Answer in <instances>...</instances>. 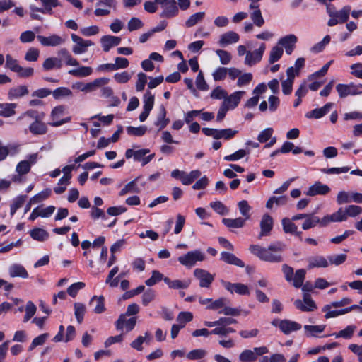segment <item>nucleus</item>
I'll list each match as a JSON object with an SVG mask.
<instances>
[{
    "mask_svg": "<svg viewBox=\"0 0 362 362\" xmlns=\"http://www.w3.org/2000/svg\"><path fill=\"white\" fill-rule=\"evenodd\" d=\"M239 39L240 37L237 33L234 31H228L220 36L218 43L221 47H225L226 45L238 42Z\"/></svg>",
    "mask_w": 362,
    "mask_h": 362,
    "instance_id": "obj_19",
    "label": "nucleus"
},
{
    "mask_svg": "<svg viewBox=\"0 0 362 362\" xmlns=\"http://www.w3.org/2000/svg\"><path fill=\"white\" fill-rule=\"evenodd\" d=\"M332 105L333 104L332 103H328L321 108L314 109L312 111L307 112L305 117L308 118L320 119L329 111Z\"/></svg>",
    "mask_w": 362,
    "mask_h": 362,
    "instance_id": "obj_25",
    "label": "nucleus"
},
{
    "mask_svg": "<svg viewBox=\"0 0 362 362\" xmlns=\"http://www.w3.org/2000/svg\"><path fill=\"white\" fill-rule=\"evenodd\" d=\"M205 16V12H197L196 13L192 14L189 16V18L185 21V26L187 28H191L194 26L199 22H201Z\"/></svg>",
    "mask_w": 362,
    "mask_h": 362,
    "instance_id": "obj_37",
    "label": "nucleus"
},
{
    "mask_svg": "<svg viewBox=\"0 0 362 362\" xmlns=\"http://www.w3.org/2000/svg\"><path fill=\"white\" fill-rule=\"evenodd\" d=\"M265 49V44L262 43L258 49L253 52H247L245 59V64L249 66H252L260 62Z\"/></svg>",
    "mask_w": 362,
    "mask_h": 362,
    "instance_id": "obj_7",
    "label": "nucleus"
},
{
    "mask_svg": "<svg viewBox=\"0 0 362 362\" xmlns=\"http://www.w3.org/2000/svg\"><path fill=\"white\" fill-rule=\"evenodd\" d=\"M143 26V22L136 17H132L127 23V28L130 32L141 29Z\"/></svg>",
    "mask_w": 362,
    "mask_h": 362,
    "instance_id": "obj_62",
    "label": "nucleus"
},
{
    "mask_svg": "<svg viewBox=\"0 0 362 362\" xmlns=\"http://www.w3.org/2000/svg\"><path fill=\"white\" fill-rule=\"evenodd\" d=\"M283 48L279 46H274L272 47L269 58V63L273 64L281 59L283 55Z\"/></svg>",
    "mask_w": 362,
    "mask_h": 362,
    "instance_id": "obj_43",
    "label": "nucleus"
},
{
    "mask_svg": "<svg viewBox=\"0 0 362 362\" xmlns=\"http://www.w3.org/2000/svg\"><path fill=\"white\" fill-rule=\"evenodd\" d=\"M346 217H355L362 213V208L356 205H349L345 208Z\"/></svg>",
    "mask_w": 362,
    "mask_h": 362,
    "instance_id": "obj_64",
    "label": "nucleus"
},
{
    "mask_svg": "<svg viewBox=\"0 0 362 362\" xmlns=\"http://www.w3.org/2000/svg\"><path fill=\"white\" fill-rule=\"evenodd\" d=\"M8 273L11 277H21L27 279L28 273L23 266L19 264H13L8 269Z\"/></svg>",
    "mask_w": 362,
    "mask_h": 362,
    "instance_id": "obj_24",
    "label": "nucleus"
},
{
    "mask_svg": "<svg viewBox=\"0 0 362 362\" xmlns=\"http://www.w3.org/2000/svg\"><path fill=\"white\" fill-rule=\"evenodd\" d=\"M31 167L30 166L29 162L22 160L19 162L16 168L17 175H15L12 177V180L14 182H22V176L28 174L30 170Z\"/></svg>",
    "mask_w": 362,
    "mask_h": 362,
    "instance_id": "obj_16",
    "label": "nucleus"
},
{
    "mask_svg": "<svg viewBox=\"0 0 362 362\" xmlns=\"http://www.w3.org/2000/svg\"><path fill=\"white\" fill-rule=\"evenodd\" d=\"M90 306H93V311L97 314H100L105 310V298L103 296L92 297L89 302Z\"/></svg>",
    "mask_w": 362,
    "mask_h": 362,
    "instance_id": "obj_26",
    "label": "nucleus"
},
{
    "mask_svg": "<svg viewBox=\"0 0 362 362\" xmlns=\"http://www.w3.org/2000/svg\"><path fill=\"white\" fill-rule=\"evenodd\" d=\"M237 133V130H233L230 128L220 130L218 129L217 139H223L225 140H229L234 137Z\"/></svg>",
    "mask_w": 362,
    "mask_h": 362,
    "instance_id": "obj_53",
    "label": "nucleus"
},
{
    "mask_svg": "<svg viewBox=\"0 0 362 362\" xmlns=\"http://www.w3.org/2000/svg\"><path fill=\"white\" fill-rule=\"evenodd\" d=\"M42 120L43 119L36 120L30 124L29 130L33 134L42 135L47 133V127Z\"/></svg>",
    "mask_w": 362,
    "mask_h": 362,
    "instance_id": "obj_28",
    "label": "nucleus"
},
{
    "mask_svg": "<svg viewBox=\"0 0 362 362\" xmlns=\"http://www.w3.org/2000/svg\"><path fill=\"white\" fill-rule=\"evenodd\" d=\"M93 69L90 66H79L77 69H70L69 74L75 77H86L90 76Z\"/></svg>",
    "mask_w": 362,
    "mask_h": 362,
    "instance_id": "obj_32",
    "label": "nucleus"
},
{
    "mask_svg": "<svg viewBox=\"0 0 362 362\" xmlns=\"http://www.w3.org/2000/svg\"><path fill=\"white\" fill-rule=\"evenodd\" d=\"M25 315L23 318V322H28L36 313L37 308L32 301H28L26 303L25 308Z\"/></svg>",
    "mask_w": 362,
    "mask_h": 362,
    "instance_id": "obj_54",
    "label": "nucleus"
},
{
    "mask_svg": "<svg viewBox=\"0 0 362 362\" xmlns=\"http://www.w3.org/2000/svg\"><path fill=\"white\" fill-rule=\"evenodd\" d=\"M163 8L161 16L164 18H172L179 13V8L175 0H169L160 5Z\"/></svg>",
    "mask_w": 362,
    "mask_h": 362,
    "instance_id": "obj_10",
    "label": "nucleus"
},
{
    "mask_svg": "<svg viewBox=\"0 0 362 362\" xmlns=\"http://www.w3.org/2000/svg\"><path fill=\"white\" fill-rule=\"evenodd\" d=\"M222 222L229 228H240L245 225V219L240 217L234 219L223 218Z\"/></svg>",
    "mask_w": 362,
    "mask_h": 362,
    "instance_id": "obj_33",
    "label": "nucleus"
},
{
    "mask_svg": "<svg viewBox=\"0 0 362 362\" xmlns=\"http://www.w3.org/2000/svg\"><path fill=\"white\" fill-rule=\"evenodd\" d=\"M151 340L152 336L151 333L148 332H146L144 336H139L135 340L132 341L130 346L132 348L141 351L143 350V343L149 344Z\"/></svg>",
    "mask_w": 362,
    "mask_h": 362,
    "instance_id": "obj_22",
    "label": "nucleus"
},
{
    "mask_svg": "<svg viewBox=\"0 0 362 362\" xmlns=\"http://www.w3.org/2000/svg\"><path fill=\"white\" fill-rule=\"evenodd\" d=\"M74 307V315L77 320V322L81 324L83 320V317L86 313V306L81 303H75Z\"/></svg>",
    "mask_w": 362,
    "mask_h": 362,
    "instance_id": "obj_44",
    "label": "nucleus"
},
{
    "mask_svg": "<svg viewBox=\"0 0 362 362\" xmlns=\"http://www.w3.org/2000/svg\"><path fill=\"white\" fill-rule=\"evenodd\" d=\"M238 206L240 214L243 215V216L245 217V220L249 219L250 216V211L251 209V207L248 204L247 201L242 200L238 202Z\"/></svg>",
    "mask_w": 362,
    "mask_h": 362,
    "instance_id": "obj_58",
    "label": "nucleus"
},
{
    "mask_svg": "<svg viewBox=\"0 0 362 362\" xmlns=\"http://www.w3.org/2000/svg\"><path fill=\"white\" fill-rule=\"evenodd\" d=\"M54 99H59L64 97L72 96L71 90L66 87H59L54 90L52 93Z\"/></svg>",
    "mask_w": 362,
    "mask_h": 362,
    "instance_id": "obj_48",
    "label": "nucleus"
},
{
    "mask_svg": "<svg viewBox=\"0 0 362 362\" xmlns=\"http://www.w3.org/2000/svg\"><path fill=\"white\" fill-rule=\"evenodd\" d=\"M308 269H311L315 267H327L329 266V262L326 258L322 256H314L311 257L308 259Z\"/></svg>",
    "mask_w": 362,
    "mask_h": 362,
    "instance_id": "obj_27",
    "label": "nucleus"
},
{
    "mask_svg": "<svg viewBox=\"0 0 362 362\" xmlns=\"http://www.w3.org/2000/svg\"><path fill=\"white\" fill-rule=\"evenodd\" d=\"M260 228L261 231L258 236V238L260 239L263 236H267L270 234L271 230L273 228V218L269 214H264L262 220L260 221Z\"/></svg>",
    "mask_w": 362,
    "mask_h": 362,
    "instance_id": "obj_12",
    "label": "nucleus"
},
{
    "mask_svg": "<svg viewBox=\"0 0 362 362\" xmlns=\"http://www.w3.org/2000/svg\"><path fill=\"white\" fill-rule=\"evenodd\" d=\"M164 278L163 275L159 271L153 270L151 277L146 280L145 284L147 286H152L161 280H163Z\"/></svg>",
    "mask_w": 362,
    "mask_h": 362,
    "instance_id": "obj_52",
    "label": "nucleus"
},
{
    "mask_svg": "<svg viewBox=\"0 0 362 362\" xmlns=\"http://www.w3.org/2000/svg\"><path fill=\"white\" fill-rule=\"evenodd\" d=\"M221 260L240 268L245 267L244 262L240 259L238 258L234 254L228 252H222L221 253Z\"/></svg>",
    "mask_w": 362,
    "mask_h": 362,
    "instance_id": "obj_20",
    "label": "nucleus"
},
{
    "mask_svg": "<svg viewBox=\"0 0 362 362\" xmlns=\"http://www.w3.org/2000/svg\"><path fill=\"white\" fill-rule=\"evenodd\" d=\"M228 74V68L219 66L212 74L213 78L215 81L224 80Z\"/></svg>",
    "mask_w": 362,
    "mask_h": 362,
    "instance_id": "obj_59",
    "label": "nucleus"
},
{
    "mask_svg": "<svg viewBox=\"0 0 362 362\" xmlns=\"http://www.w3.org/2000/svg\"><path fill=\"white\" fill-rule=\"evenodd\" d=\"M16 107L15 103L0 104V115L6 117L13 115Z\"/></svg>",
    "mask_w": 362,
    "mask_h": 362,
    "instance_id": "obj_38",
    "label": "nucleus"
},
{
    "mask_svg": "<svg viewBox=\"0 0 362 362\" xmlns=\"http://www.w3.org/2000/svg\"><path fill=\"white\" fill-rule=\"evenodd\" d=\"M144 103V110L151 112L154 105V95L150 91H147L145 93Z\"/></svg>",
    "mask_w": 362,
    "mask_h": 362,
    "instance_id": "obj_55",
    "label": "nucleus"
},
{
    "mask_svg": "<svg viewBox=\"0 0 362 362\" xmlns=\"http://www.w3.org/2000/svg\"><path fill=\"white\" fill-rule=\"evenodd\" d=\"M283 230L285 233L292 234L296 233L297 230V226L293 223L292 218H284L281 221Z\"/></svg>",
    "mask_w": 362,
    "mask_h": 362,
    "instance_id": "obj_45",
    "label": "nucleus"
},
{
    "mask_svg": "<svg viewBox=\"0 0 362 362\" xmlns=\"http://www.w3.org/2000/svg\"><path fill=\"white\" fill-rule=\"evenodd\" d=\"M298 38L295 35L291 34L281 37L278 44L284 47L289 46H295L297 42Z\"/></svg>",
    "mask_w": 362,
    "mask_h": 362,
    "instance_id": "obj_47",
    "label": "nucleus"
},
{
    "mask_svg": "<svg viewBox=\"0 0 362 362\" xmlns=\"http://www.w3.org/2000/svg\"><path fill=\"white\" fill-rule=\"evenodd\" d=\"M71 37L72 41L76 43V45L72 48V51L75 54L86 52L88 47L94 45L91 40H84L75 34H71Z\"/></svg>",
    "mask_w": 362,
    "mask_h": 362,
    "instance_id": "obj_5",
    "label": "nucleus"
},
{
    "mask_svg": "<svg viewBox=\"0 0 362 362\" xmlns=\"http://www.w3.org/2000/svg\"><path fill=\"white\" fill-rule=\"evenodd\" d=\"M320 222V218L313 214H308L304 222L302 224V228L305 230L314 228Z\"/></svg>",
    "mask_w": 362,
    "mask_h": 362,
    "instance_id": "obj_36",
    "label": "nucleus"
},
{
    "mask_svg": "<svg viewBox=\"0 0 362 362\" xmlns=\"http://www.w3.org/2000/svg\"><path fill=\"white\" fill-rule=\"evenodd\" d=\"M301 329V325L294 321L282 320L280 324V329L285 334H289L291 332Z\"/></svg>",
    "mask_w": 362,
    "mask_h": 362,
    "instance_id": "obj_21",
    "label": "nucleus"
},
{
    "mask_svg": "<svg viewBox=\"0 0 362 362\" xmlns=\"http://www.w3.org/2000/svg\"><path fill=\"white\" fill-rule=\"evenodd\" d=\"M204 254L199 250H193L178 257L179 262L187 267H193L197 261H203Z\"/></svg>",
    "mask_w": 362,
    "mask_h": 362,
    "instance_id": "obj_2",
    "label": "nucleus"
},
{
    "mask_svg": "<svg viewBox=\"0 0 362 362\" xmlns=\"http://www.w3.org/2000/svg\"><path fill=\"white\" fill-rule=\"evenodd\" d=\"M28 93L29 90L26 86H19L11 88L8 93V95L10 100H13L26 95Z\"/></svg>",
    "mask_w": 362,
    "mask_h": 362,
    "instance_id": "obj_31",
    "label": "nucleus"
},
{
    "mask_svg": "<svg viewBox=\"0 0 362 362\" xmlns=\"http://www.w3.org/2000/svg\"><path fill=\"white\" fill-rule=\"evenodd\" d=\"M49 334L48 333H44L38 337H35L32 343L30 344V346L28 347V351H33L35 347L37 346H41L45 344L46 340L48 339Z\"/></svg>",
    "mask_w": 362,
    "mask_h": 362,
    "instance_id": "obj_50",
    "label": "nucleus"
},
{
    "mask_svg": "<svg viewBox=\"0 0 362 362\" xmlns=\"http://www.w3.org/2000/svg\"><path fill=\"white\" fill-rule=\"evenodd\" d=\"M245 93L243 90H239L233 93L228 97H226L223 103L229 108H235L239 104L241 97Z\"/></svg>",
    "mask_w": 362,
    "mask_h": 362,
    "instance_id": "obj_23",
    "label": "nucleus"
},
{
    "mask_svg": "<svg viewBox=\"0 0 362 362\" xmlns=\"http://www.w3.org/2000/svg\"><path fill=\"white\" fill-rule=\"evenodd\" d=\"M103 51L107 52L112 47L117 46L121 42V38L112 35H104L100 39Z\"/></svg>",
    "mask_w": 362,
    "mask_h": 362,
    "instance_id": "obj_17",
    "label": "nucleus"
},
{
    "mask_svg": "<svg viewBox=\"0 0 362 362\" xmlns=\"http://www.w3.org/2000/svg\"><path fill=\"white\" fill-rule=\"evenodd\" d=\"M62 67V59L58 57H48L43 64L42 68L45 71H49L53 69H61Z\"/></svg>",
    "mask_w": 362,
    "mask_h": 362,
    "instance_id": "obj_30",
    "label": "nucleus"
},
{
    "mask_svg": "<svg viewBox=\"0 0 362 362\" xmlns=\"http://www.w3.org/2000/svg\"><path fill=\"white\" fill-rule=\"evenodd\" d=\"M166 110L163 105H160L159 107V112L157 116V119L154 124L159 127V129H164L169 123L170 119L166 118Z\"/></svg>",
    "mask_w": 362,
    "mask_h": 362,
    "instance_id": "obj_29",
    "label": "nucleus"
},
{
    "mask_svg": "<svg viewBox=\"0 0 362 362\" xmlns=\"http://www.w3.org/2000/svg\"><path fill=\"white\" fill-rule=\"evenodd\" d=\"M239 360L241 362H255L257 360L255 351L250 349H245L239 355Z\"/></svg>",
    "mask_w": 362,
    "mask_h": 362,
    "instance_id": "obj_46",
    "label": "nucleus"
},
{
    "mask_svg": "<svg viewBox=\"0 0 362 362\" xmlns=\"http://www.w3.org/2000/svg\"><path fill=\"white\" fill-rule=\"evenodd\" d=\"M305 270L303 269H298L296 271L294 277H293V285L296 288H300L305 277Z\"/></svg>",
    "mask_w": 362,
    "mask_h": 362,
    "instance_id": "obj_40",
    "label": "nucleus"
},
{
    "mask_svg": "<svg viewBox=\"0 0 362 362\" xmlns=\"http://www.w3.org/2000/svg\"><path fill=\"white\" fill-rule=\"evenodd\" d=\"M31 238L37 241H45L49 238V233L44 229L36 228L30 230Z\"/></svg>",
    "mask_w": 362,
    "mask_h": 362,
    "instance_id": "obj_34",
    "label": "nucleus"
},
{
    "mask_svg": "<svg viewBox=\"0 0 362 362\" xmlns=\"http://www.w3.org/2000/svg\"><path fill=\"white\" fill-rule=\"evenodd\" d=\"M194 275L199 279V286L202 288H209L214 279L212 274L202 269H194Z\"/></svg>",
    "mask_w": 362,
    "mask_h": 362,
    "instance_id": "obj_8",
    "label": "nucleus"
},
{
    "mask_svg": "<svg viewBox=\"0 0 362 362\" xmlns=\"http://www.w3.org/2000/svg\"><path fill=\"white\" fill-rule=\"evenodd\" d=\"M222 285L230 293H238L239 295H249L250 291L247 285L241 283H230L228 281H222Z\"/></svg>",
    "mask_w": 362,
    "mask_h": 362,
    "instance_id": "obj_9",
    "label": "nucleus"
},
{
    "mask_svg": "<svg viewBox=\"0 0 362 362\" xmlns=\"http://www.w3.org/2000/svg\"><path fill=\"white\" fill-rule=\"evenodd\" d=\"M216 54L219 57L220 62L223 65H226L231 61V54L226 50L217 49Z\"/></svg>",
    "mask_w": 362,
    "mask_h": 362,
    "instance_id": "obj_63",
    "label": "nucleus"
},
{
    "mask_svg": "<svg viewBox=\"0 0 362 362\" xmlns=\"http://www.w3.org/2000/svg\"><path fill=\"white\" fill-rule=\"evenodd\" d=\"M358 86L356 84L351 83L349 84H341L337 85L336 90L339 93L340 98H344L348 95H356L362 93V91H358Z\"/></svg>",
    "mask_w": 362,
    "mask_h": 362,
    "instance_id": "obj_6",
    "label": "nucleus"
},
{
    "mask_svg": "<svg viewBox=\"0 0 362 362\" xmlns=\"http://www.w3.org/2000/svg\"><path fill=\"white\" fill-rule=\"evenodd\" d=\"M156 298V291L151 288H148L142 296V304L147 306Z\"/></svg>",
    "mask_w": 362,
    "mask_h": 362,
    "instance_id": "obj_61",
    "label": "nucleus"
},
{
    "mask_svg": "<svg viewBox=\"0 0 362 362\" xmlns=\"http://www.w3.org/2000/svg\"><path fill=\"white\" fill-rule=\"evenodd\" d=\"M136 323V317H132L128 320L126 319V315H120L118 320L116 321V328L118 330H121L125 325L127 332L132 331Z\"/></svg>",
    "mask_w": 362,
    "mask_h": 362,
    "instance_id": "obj_13",
    "label": "nucleus"
},
{
    "mask_svg": "<svg viewBox=\"0 0 362 362\" xmlns=\"http://www.w3.org/2000/svg\"><path fill=\"white\" fill-rule=\"evenodd\" d=\"M250 17L254 25L257 27L261 28L264 24V19L260 9L252 11L250 14Z\"/></svg>",
    "mask_w": 362,
    "mask_h": 362,
    "instance_id": "obj_42",
    "label": "nucleus"
},
{
    "mask_svg": "<svg viewBox=\"0 0 362 362\" xmlns=\"http://www.w3.org/2000/svg\"><path fill=\"white\" fill-rule=\"evenodd\" d=\"M37 39L43 46H57L64 42V40L60 36L52 35L49 37L37 35Z\"/></svg>",
    "mask_w": 362,
    "mask_h": 362,
    "instance_id": "obj_18",
    "label": "nucleus"
},
{
    "mask_svg": "<svg viewBox=\"0 0 362 362\" xmlns=\"http://www.w3.org/2000/svg\"><path fill=\"white\" fill-rule=\"evenodd\" d=\"M285 248L286 245L282 242L279 241L274 244H271L266 248L262 257V261L272 263H279L283 262L281 253Z\"/></svg>",
    "mask_w": 362,
    "mask_h": 362,
    "instance_id": "obj_1",
    "label": "nucleus"
},
{
    "mask_svg": "<svg viewBox=\"0 0 362 362\" xmlns=\"http://www.w3.org/2000/svg\"><path fill=\"white\" fill-rule=\"evenodd\" d=\"M325 329V325H305L304 329L305 335L308 337H316L317 333L322 332Z\"/></svg>",
    "mask_w": 362,
    "mask_h": 362,
    "instance_id": "obj_35",
    "label": "nucleus"
},
{
    "mask_svg": "<svg viewBox=\"0 0 362 362\" xmlns=\"http://www.w3.org/2000/svg\"><path fill=\"white\" fill-rule=\"evenodd\" d=\"M146 129L147 128L145 126H139L138 127L129 126L127 127V132L128 134L136 136H141L144 135L146 132Z\"/></svg>",
    "mask_w": 362,
    "mask_h": 362,
    "instance_id": "obj_60",
    "label": "nucleus"
},
{
    "mask_svg": "<svg viewBox=\"0 0 362 362\" xmlns=\"http://www.w3.org/2000/svg\"><path fill=\"white\" fill-rule=\"evenodd\" d=\"M163 281L166 285H168V288L170 289H186L187 288L190 284H191V280L189 279H184V280H179V279H174L172 280L169 277H165L163 279Z\"/></svg>",
    "mask_w": 362,
    "mask_h": 362,
    "instance_id": "obj_14",
    "label": "nucleus"
},
{
    "mask_svg": "<svg viewBox=\"0 0 362 362\" xmlns=\"http://www.w3.org/2000/svg\"><path fill=\"white\" fill-rule=\"evenodd\" d=\"M51 194V189L49 188L45 189V190L40 192L37 194L34 197L30 199V202L33 204H37L47 199Z\"/></svg>",
    "mask_w": 362,
    "mask_h": 362,
    "instance_id": "obj_57",
    "label": "nucleus"
},
{
    "mask_svg": "<svg viewBox=\"0 0 362 362\" xmlns=\"http://www.w3.org/2000/svg\"><path fill=\"white\" fill-rule=\"evenodd\" d=\"M294 305L302 311H312L316 308L315 303L309 293H304L303 302L301 300H296Z\"/></svg>",
    "mask_w": 362,
    "mask_h": 362,
    "instance_id": "obj_11",
    "label": "nucleus"
},
{
    "mask_svg": "<svg viewBox=\"0 0 362 362\" xmlns=\"http://www.w3.org/2000/svg\"><path fill=\"white\" fill-rule=\"evenodd\" d=\"M330 192V188L328 185L321 183L320 182H316L315 184L311 185L306 195L313 197L315 195H325Z\"/></svg>",
    "mask_w": 362,
    "mask_h": 362,
    "instance_id": "obj_15",
    "label": "nucleus"
},
{
    "mask_svg": "<svg viewBox=\"0 0 362 362\" xmlns=\"http://www.w3.org/2000/svg\"><path fill=\"white\" fill-rule=\"evenodd\" d=\"M355 329V326L349 325L344 329H342L337 333H334V335L336 338L342 337L349 339L352 337Z\"/></svg>",
    "mask_w": 362,
    "mask_h": 362,
    "instance_id": "obj_49",
    "label": "nucleus"
},
{
    "mask_svg": "<svg viewBox=\"0 0 362 362\" xmlns=\"http://www.w3.org/2000/svg\"><path fill=\"white\" fill-rule=\"evenodd\" d=\"M250 151L240 149L233 154L226 156L224 160L226 161H235L243 158L245 155L248 154Z\"/></svg>",
    "mask_w": 362,
    "mask_h": 362,
    "instance_id": "obj_56",
    "label": "nucleus"
},
{
    "mask_svg": "<svg viewBox=\"0 0 362 362\" xmlns=\"http://www.w3.org/2000/svg\"><path fill=\"white\" fill-rule=\"evenodd\" d=\"M26 198V195H20L13 200V204L11 205V216H13L16 211L23 206Z\"/></svg>",
    "mask_w": 362,
    "mask_h": 362,
    "instance_id": "obj_51",
    "label": "nucleus"
},
{
    "mask_svg": "<svg viewBox=\"0 0 362 362\" xmlns=\"http://www.w3.org/2000/svg\"><path fill=\"white\" fill-rule=\"evenodd\" d=\"M45 116V112H38L35 110H28L25 111L24 113H23L19 117L18 119H21L24 118L25 117H29L31 119H33L34 121L39 120V119H43Z\"/></svg>",
    "mask_w": 362,
    "mask_h": 362,
    "instance_id": "obj_41",
    "label": "nucleus"
},
{
    "mask_svg": "<svg viewBox=\"0 0 362 362\" xmlns=\"http://www.w3.org/2000/svg\"><path fill=\"white\" fill-rule=\"evenodd\" d=\"M66 107L64 105H58L53 108L51 112V119L52 122L49 123L52 127H59L65 123L69 122L71 119L70 116L61 119L65 114Z\"/></svg>",
    "mask_w": 362,
    "mask_h": 362,
    "instance_id": "obj_3",
    "label": "nucleus"
},
{
    "mask_svg": "<svg viewBox=\"0 0 362 362\" xmlns=\"http://www.w3.org/2000/svg\"><path fill=\"white\" fill-rule=\"evenodd\" d=\"M137 179H135L129 183H127L123 189H121L119 194V196H124L127 193H138L139 192V188L136 184Z\"/></svg>",
    "mask_w": 362,
    "mask_h": 362,
    "instance_id": "obj_39",
    "label": "nucleus"
},
{
    "mask_svg": "<svg viewBox=\"0 0 362 362\" xmlns=\"http://www.w3.org/2000/svg\"><path fill=\"white\" fill-rule=\"evenodd\" d=\"M351 8L349 6L343 7L339 11L330 13V18L327 22L328 26L332 27L338 23H343L348 21Z\"/></svg>",
    "mask_w": 362,
    "mask_h": 362,
    "instance_id": "obj_4",
    "label": "nucleus"
}]
</instances>
